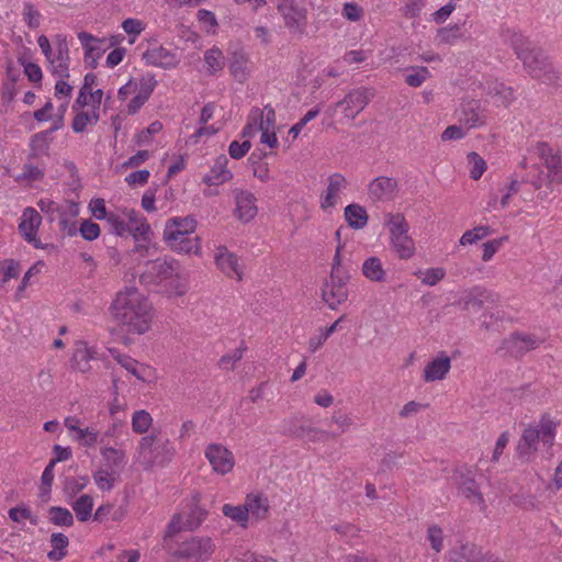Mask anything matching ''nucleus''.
Masks as SVG:
<instances>
[{"label": "nucleus", "mask_w": 562, "mask_h": 562, "mask_svg": "<svg viewBox=\"0 0 562 562\" xmlns=\"http://www.w3.org/2000/svg\"><path fill=\"white\" fill-rule=\"evenodd\" d=\"M448 559L449 562H502L490 552L483 553L473 543L461 544L459 549L449 551Z\"/></svg>", "instance_id": "dca6fc26"}, {"label": "nucleus", "mask_w": 562, "mask_h": 562, "mask_svg": "<svg viewBox=\"0 0 562 562\" xmlns=\"http://www.w3.org/2000/svg\"><path fill=\"white\" fill-rule=\"evenodd\" d=\"M111 310L113 317L130 333L144 334L150 327L151 305L134 286L117 293Z\"/></svg>", "instance_id": "f257e3e1"}, {"label": "nucleus", "mask_w": 562, "mask_h": 562, "mask_svg": "<svg viewBox=\"0 0 562 562\" xmlns=\"http://www.w3.org/2000/svg\"><path fill=\"white\" fill-rule=\"evenodd\" d=\"M345 315L340 316L335 323H333L329 327L322 329L319 336L312 337L308 340V348L311 352H315L328 339V337L334 334L338 327V325L344 321Z\"/></svg>", "instance_id": "de8ad7c7"}, {"label": "nucleus", "mask_w": 562, "mask_h": 562, "mask_svg": "<svg viewBox=\"0 0 562 562\" xmlns=\"http://www.w3.org/2000/svg\"><path fill=\"white\" fill-rule=\"evenodd\" d=\"M363 276L372 282H384L386 272L378 257H369L362 263Z\"/></svg>", "instance_id": "c9c22d12"}, {"label": "nucleus", "mask_w": 562, "mask_h": 562, "mask_svg": "<svg viewBox=\"0 0 562 562\" xmlns=\"http://www.w3.org/2000/svg\"><path fill=\"white\" fill-rule=\"evenodd\" d=\"M416 276L422 279V282L424 284L434 286L445 278L446 271L443 268H430L427 269L425 272H416Z\"/></svg>", "instance_id": "5fc2aeb1"}, {"label": "nucleus", "mask_w": 562, "mask_h": 562, "mask_svg": "<svg viewBox=\"0 0 562 562\" xmlns=\"http://www.w3.org/2000/svg\"><path fill=\"white\" fill-rule=\"evenodd\" d=\"M457 4L453 1H449L447 4L438 9L436 12L431 14V20L436 24H442L445 23L451 13L456 10Z\"/></svg>", "instance_id": "69168bd1"}, {"label": "nucleus", "mask_w": 562, "mask_h": 562, "mask_svg": "<svg viewBox=\"0 0 562 562\" xmlns=\"http://www.w3.org/2000/svg\"><path fill=\"white\" fill-rule=\"evenodd\" d=\"M205 458L213 471L222 475L231 472L235 464L233 452L221 443H210L205 448Z\"/></svg>", "instance_id": "ddd939ff"}, {"label": "nucleus", "mask_w": 562, "mask_h": 562, "mask_svg": "<svg viewBox=\"0 0 562 562\" xmlns=\"http://www.w3.org/2000/svg\"><path fill=\"white\" fill-rule=\"evenodd\" d=\"M196 228V221L192 216L169 218L164 229V240L177 252L198 254L200 250L199 237L192 236Z\"/></svg>", "instance_id": "f03ea898"}, {"label": "nucleus", "mask_w": 562, "mask_h": 562, "mask_svg": "<svg viewBox=\"0 0 562 562\" xmlns=\"http://www.w3.org/2000/svg\"><path fill=\"white\" fill-rule=\"evenodd\" d=\"M42 223L40 213L33 207H26L23 211L21 223L19 224V232L23 238L32 244L37 249H43L44 246L36 237L38 227Z\"/></svg>", "instance_id": "2eb2a0df"}, {"label": "nucleus", "mask_w": 562, "mask_h": 562, "mask_svg": "<svg viewBox=\"0 0 562 562\" xmlns=\"http://www.w3.org/2000/svg\"><path fill=\"white\" fill-rule=\"evenodd\" d=\"M368 213L366 209L357 203L349 204L345 209V220L353 229H361L368 223Z\"/></svg>", "instance_id": "72a5a7b5"}, {"label": "nucleus", "mask_w": 562, "mask_h": 562, "mask_svg": "<svg viewBox=\"0 0 562 562\" xmlns=\"http://www.w3.org/2000/svg\"><path fill=\"white\" fill-rule=\"evenodd\" d=\"M228 159L225 155L217 157L214 167L203 178L207 186H220L233 178V173L226 168Z\"/></svg>", "instance_id": "c756f323"}, {"label": "nucleus", "mask_w": 562, "mask_h": 562, "mask_svg": "<svg viewBox=\"0 0 562 562\" xmlns=\"http://www.w3.org/2000/svg\"><path fill=\"white\" fill-rule=\"evenodd\" d=\"M49 521L59 527H71L75 522L74 516L66 507L52 506L48 508Z\"/></svg>", "instance_id": "a19ab883"}, {"label": "nucleus", "mask_w": 562, "mask_h": 562, "mask_svg": "<svg viewBox=\"0 0 562 562\" xmlns=\"http://www.w3.org/2000/svg\"><path fill=\"white\" fill-rule=\"evenodd\" d=\"M223 514L237 522L241 527H246L249 519V508L244 505L225 504L222 508Z\"/></svg>", "instance_id": "37998d69"}, {"label": "nucleus", "mask_w": 562, "mask_h": 562, "mask_svg": "<svg viewBox=\"0 0 562 562\" xmlns=\"http://www.w3.org/2000/svg\"><path fill=\"white\" fill-rule=\"evenodd\" d=\"M78 38L85 48V59L91 68H95L98 59L102 56L105 48L102 47L104 40H100L87 32H80Z\"/></svg>", "instance_id": "b1692460"}, {"label": "nucleus", "mask_w": 562, "mask_h": 562, "mask_svg": "<svg viewBox=\"0 0 562 562\" xmlns=\"http://www.w3.org/2000/svg\"><path fill=\"white\" fill-rule=\"evenodd\" d=\"M162 130V123L155 121L149 124L146 130H143L136 135V143L138 145L147 144L150 142L153 135L159 133Z\"/></svg>", "instance_id": "680f3d73"}, {"label": "nucleus", "mask_w": 562, "mask_h": 562, "mask_svg": "<svg viewBox=\"0 0 562 562\" xmlns=\"http://www.w3.org/2000/svg\"><path fill=\"white\" fill-rule=\"evenodd\" d=\"M111 353L116 359V361L131 374L137 378L139 381L147 380V373L149 372L148 367L144 364H139L135 359L131 358L126 355H121L115 350H111Z\"/></svg>", "instance_id": "473e14b6"}, {"label": "nucleus", "mask_w": 562, "mask_h": 562, "mask_svg": "<svg viewBox=\"0 0 562 562\" xmlns=\"http://www.w3.org/2000/svg\"><path fill=\"white\" fill-rule=\"evenodd\" d=\"M398 188L397 180L391 177H376L368 188L369 198L373 201L393 200Z\"/></svg>", "instance_id": "a211bd4d"}, {"label": "nucleus", "mask_w": 562, "mask_h": 562, "mask_svg": "<svg viewBox=\"0 0 562 562\" xmlns=\"http://www.w3.org/2000/svg\"><path fill=\"white\" fill-rule=\"evenodd\" d=\"M245 505L249 508V514L258 519H263L268 515L269 505L266 498L248 495Z\"/></svg>", "instance_id": "c03bdc74"}, {"label": "nucleus", "mask_w": 562, "mask_h": 562, "mask_svg": "<svg viewBox=\"0 0 562 562\" xmlns=\"http://www.w3.org/2000/svg\"><path fill=\"white\" fill-rule=\"evenodd\" d=\"M213 550L214 544L210 537L193 536L182 541L172 555L189 562H204L211 558Z\"/></svg>", "instance_id": "6e6552de"}, {"label": "nucleus", "mask_w": 562, "mask_h": 562, "mask_svg": "<svg viewBox=\"0 0 562 562\" xmlns=\"http://www.w3.org/2000/svg\"><path fill=\"white\" fill-rule=\"evenodd\" d=\"M115 474L111 470L102 468L95 471L92 476L95 485L101 491H111L114 487Z\"/></svg>", "instance_id": "09e8293b"}, {"label": "nucleus", "mask_w": 562, "mask_h": 562, "mask_svg": "<svg viewBox=\"0 0 562 562\" xmlns=\"http://www.w3.org/2000/svg\"><path fill=\"white\" fill-rule=\"evenodd\" d=\"M550 175V170L548 169V173H544L543 171H539L538 173H535L532 176L528 175L526 178L521 177V182H528L530 183L536 190H539L542 188L546 183H552V179Z\"/></svg>", "instance_id": "052dcab7"}, {"label": "nucleus", "mask_w": 562, "mask_h": 562, "mask_svg": "<svg viewBox=\"0 0 562 562\" xmlns=\"http://www.w3.org/2000/svg\"><path fill=\"white\" fill-rule=\"evenodd\" d=\"M317 431L315 428L306 425L303 418L300 417H291L283 422V434L289 435L295 438H303L310 432Z\"/></svg>", "instance_id": "e433bc0d"}, {"label": "nucleus", "mask_w": 562, "mask_h": 562, "mask_svg": "<svg viewBox=\"0 0 562 562\" xmlns=\"http://www.w3.org/2000/svg\"><path fill=\"white\" fill-rule=\"evenodd\" d=\"M468 160L472 166L470 169V177L473 180H479L486 169L485 160L475 151L469 153Z\"/></svg>", "instance_id": "864d4df0"}, {"label": "nucleus", "mask_w": 562, "mask_h": 562, "mask_svg": "<svg viewBox=\"0 0 562 562\" xmlns=\"http://www.w3.org/2000/svg\"><path fill=\"white\" fill-rule=\"evenodd\" d=\"M373 97L374 91L371 88L360 87L352 89L342 100L334 104V109L340 110L344 117L355 120L370 103Z\"/></svg>", "instance_id": "1a4fd4ad"}, {"label": "nucleus", "mask_w": 562, "mask_h": 562, "mask_svg": "<svg viewBox=\"0 0 562 562\" xmlns=\"http://www.w3.org/2000/svg\"><path fill=\"white\" fill-rule=\"evenodd\" d=\"M179 276V263L170 257L148 260L139 277L142 284L151 286L162 283L172 284Z\"/></svg>", "instance_id": "20e7f679"}, {"label": "nucleus", "mask_w": 562, "mask_h": 562, "mask_svg": "<svg viewBox=\"0 0 562 562\" xmlns=\"http://www.w3.org/2000/svg\"><path fill=\"white\" fill-rule=\"evenodd\" d=\"M248 56L243 50L232 53L229 58V70L233 77L239 82H244L248 77Z\"/></svg>", "instance_id": "2f4dec72"}, {"label": "nucleus", "mask_w": 562, "mask_h": 562, "mask_svg": "<svg viewBox=\"0 0 562 562\" xmlns=\"http://www.w3.org/2000/svg\"><path fill=\"white\" fill-rule=\"evenodd\" d=\"M542 342L543 339L535 334L516 331L502 341L499 350H503L510 357L519 359L527 352L537 349Z\"/></svg>", "instance_id": "9d476101"}, {"label": "nucleus", "mask_w": 562, "mask_h": 562, "mask_svg": "<svg viewBox=\"0 0 562 562\" xmlns=\"http://www.w3.org/2000/svg\"><path fill=\"white\" fill-rule=\"evenodd\" d=\"M278 11L284 19L285 26L293 33L303 34L306 25V9L295 0H279Z\"/></svg>", "instance_id": "9b49d317"}, {"label": "nucleus", "mask_w": 562, "mask_h": 562, "mask_svg": "<svg viewBox=\"0 0 562 562\" xmlns=\"http://www.w3.org/2000/svg\"><path fill=\"white\" fill-rule=\"evenodd\" d=\"M205 63L209 66L210 72L214 74L222 69L223 67V55L222 52L218 48H211L205 52L204 56Z\"/></svg>", "instance_id": "4d7b16f0"}, {"label": "nucleus", "mask_w": 562, "mask_h": 562, "mask_svg": "<svg viewBox=\"0 0 562 562\" xmlns=\"http://www.w3.org/2000/svg\"><path fill=\"white\" fill-rule=\"evenodd\" d=\"M207 513L201 508H194L188 515L186 521H182L181 515L177 514L172 517L171 521L168 525V530L166 537H172L173 535L180 532L181 530H194L196 529L202 521L205 519Z\"/></svg>", "instance_id": "6ab92c4d"}, {"label": "nucleus", "mask_w": 562, "mask_h": 562, "mask_svg": "<svg viewBox=\"0 0 562 562\" xmlns=\"http://www.w3.org/2000/svg\"><path fill=\"white\" fill-rule=\"evenodd\" d=\"M391 246L400 259L407 260L415 254V244L408 235L409 226L403 214H387Z\"/></svg>", "instance_id": "39448f33"}, {"label": "nucleus", "mask_w": 562, "mask_h": 562, "mask_svg": "<svg viewBox=\"0 0 562 562\" xmlns=\"http://www.w3.org/2000/svg\"><path fill=\"white\" fill-rule=\"evenodd\" d=\"M22 15L24 22L30 29H37L40 26L42 14L31 2L24 3Z\"/></svg>", "instance_id": "603ef678"}, {"label": "nucleus", "mask_w": 562, "mask_h": 562, "mask_svg": "<svg viewBox=\"0 0 562 562\" xmlns=\"http://www.w3.org/2000/svg\"><path fill=\"white\" fill-rule=\"evenodd\" d=\"M137 452L139 462L150 468L154 464L162 465L169 462L173 456V448L168 439L160 441L155 434H151L140 439Z\"/></svg>", "instance_id": "423d86ee"}, {"label": "nucleus", "mask_w": 562, "mask_h": 562, "mask_svg": "<svg viewBox=\"0 0 562 562\" xmlns=\"http://www.w3.org/2000/svg\"><path fill=\"white\" fill-rule=\"evenodd\" d=\"M557 424L547 415H543L536 426L527 427L517 446L519 456H529L538 449V442L542 441L549 448L553 446Z\"/></svg>", "instance_id": "7ed1b4c3"}, {"label": "nucleus", "mask_w": 562, "mask_h": 562, "mask_svg": "<svg viewBox=\"0 0 562 562\" xmlns=\"http://www.w3.org/2000/svg\"><path fill=\"white\" fill-rule=\"evenodd\" d=\"M143 59L147 65L162 69L176 68L179 64L177 54L164 46H154L143 53Z\"/></svg>", "instance_id": "f3484780"}, {"label": "nucleus", "mask_w": 562, "mask_h": 562, "mask_svg": "<svg viewBox=\"0 0 562 562\" xmlns=\"http://www.w3.org/2000/svg\"><path fill=\"white\" fill-rule=\"evenodd\" d=\"M127 233L132 234L136 241H149L153 232L146 218L142 217L140 222L134 226H128Z\"/></svg>", "instance_id": "3c124183"}, {"label": "nucleus", "mask_w": 562, "mask_h": 562, "mask_svg": "<svg viewBox=\"0 0 562 562\" xmlns=\"http://www.w3.org/2000/svg\"><path fill=\"white\" fill-rule=\"evenodd\" d=\"M407 71L411 72L406 75L405 82L409 87L414 88L420 87L425 82V80L430 76V71L428 70L427 67L424 66L411 67L407 69Z\"/></svg>", "instance_id": "49530a36"}, {"label": "nucleus", "mask_w": 562, "mask_h": 562, "mask_svg": "<svg viewBox=\"0 0 562 562\" xmlns=\"http://www.w3.org/2000/svg\"><path fill=\"white\" fill-rule=\"evenodd\" d=\"M61 127V120L58 124H54L49 130L36 133L30 142L31 153L29 159L37 158L41 155H47L49 149L48 137Z\"/></svg>", "instance_id": "bb28decb"}, {"label": "nucleus", "mask_w": 562, "mask_h": 562, "mask_svg": "<svg viewBox=\"0 0 562 562\" xmlns=\"http://www.w3.org/2000/svg\"><path fill=\"white\" fill-rule=\"evenodd\" d=\"M79 232L83 239L92 241L100 236V226L90 220H85L79 228Z\"/></svg>", "instance_id": "bf43d9fd"}, {"label": "nucleus", "mask_w": 562, "mask_h": 562, "mask_svg": "<svg viewBox=\"0 0 562 562\" xmlns=\"http://www.w3.org/2000/svg\"><path fill=\"white\" fill-rule=\"evenodd\" d=\"M465 21L462 24H452L449 26L440 27L437 31V40L442 44H453L459 40H465L468 36L463 31Z\"/></svg>", "instance_id": "4c0bfd02"}, {"label": "nucleus", "mask_w": 562, "mask_h": 562, "mask_svg": "<svg viewBox=\"0 0 562 562\" xmlns=\"http://www.w3.org/2000/svg\"><path fill=\"white\" fill-rule=\"evenodd\" d=\"M424 7L425 0H407L402 11L405 18L413 19L420 14Z\"/></svg>", "instance_id": "338daca9"}, {"label": "nucleus", "mask_w": 562, "mask_h": 562, "mask_svg": "<svg viewBox=\"0 0 562 562\" xmlns=\"http://www.w3.org/2000/svg\"><path fill=\"white\" fill-rule=\"evenodd\" d=\"M507 236H503L497 239L488 240L483 244V261H490L495 252L502 247L505 240H507Z\"/></svg>", "instance_id": "e2e57ef3"}, {"label": "nucleus", "mask_w": 562, "mask_h": 562, "mask_svg": "<svg viewBox=\"0 0 562 562\" xmlns=\"http://www.w3.org/2000/svg\"><path fill=\"white\" fill-rule=\"evenodd\" d=\"M251 148V143L245 139L243 143L234 140L228 146V154L233 159L243 158Z\"/></svg>", "instance_id": "0e129e2a"}, {"label": "nucleus", "mask_w": 562, "mask_h": 562, "mask_svg": "<svg viewBox=\"0 0 562 562\" xmlns=\"http://www.w3.org/2000/svg\"><path fill=\"white\" fill-rule=\"evenodd\" d=\"M72 510L79 521H88L92 516L93 498L89 494H82L70 503Z\"/></svg>", "instance_id": "ea45409f"}, {"label": "nucleus", "mask_w": 562, "mask_h": 562, "mask_svg": "<svg viewBox=\"0 0 562 562\" xmlns=\"http://www.w3.org/2000/svg\"><path fill=\"white\" fill-rule=\"evenodd\" d=\"M19 276V262L10 259L0 262V282L5 283Z\"/></svg>", "instance_id": "6e6d98bb"}, {"label": "nucleus", "mask_w": 562, "mask_h": 562, "mask_svg": "<svg viewBox=\"0 0 562 562\" xmlns=\"http://www.w3.org/2000/svg\"><path fill=\"white\" fill-rule=\"evenodd\" d=\"M537 153L544 160L547 169L550 170L552 181L562 182V153L552 154L551 147L546 143L537 145Z\"/></svg>", "instance_id": "4be33fe9"}, {"label": "nucleus", "mask_w": 562, "mask_h": 562, "mask_svg": "<svg viewBox=\"0 0 562 562\" xmlns=\"http://www.w3.org/2000/svg\"><path fill=\"white\" fill-rule=\"evenodd\" d=\"M50 544L53 550L47 553V558L50 561H60L67 554V547L69 546V539L61 532H54L50 536Z\"/></svg>", "instance_id": "58836bf2"}, {"label": "nucleus", "mask_w": 562, "mask_h": 562, "mask_svg": "<svg viewBox=\"0 0 562 562\" xmlns=\"http://www.w3.org/2000/svg\"><path fill=\"white\" fill-rule=\"evenodd\" d=\"M153 424L151 415L145 411H136L132 416V429L136 434H145Z\"/></svg>", "instance_id": "a18cd8bd"}, {"label": "nucleus", "mask_w": 562, "mask_h": 562, "mask_svg": "<svg viewBox=\"0 0 562 562\" xmlns=\"http://www.w3.org/2000/svg\"><path fill=\"white\" fill-rule=\"evenodd\" d=\"M520 60L532 78L547 85H558L560 77L541 48L533 47Z\"/></svg>", "instance_id": "0eeeda50"}, {"label": "nucleus", "mask_w": 562, "mask_h": 562, "mask_svg": "<svg viewBox=\"0 0 562 562\" xmlns=\"http://www.w3.org/2000/svg\"><path fill=\"white\" fill-rule=\"evenodd\" d=\"M95 353L86 342L80 341L71 358L72 367L82 373L88 372L91 368L90 361L97 358Z\"/></svg>", "instance_id": "7c9ffc66"}, {"label": "nucleus", "mask_w": 562, "mask_h": 562, "mask_svg": "<svg viewBox=\"0 0 562 562\" xmlns=\"http://www.w3.org/2000/svg\"><path fill=\"white\" fill-rule=\"evenodd\" d=\"M89 483L88 476H67L64 481V494L67 498V501H71L76 497L77 494H79L82 490L86 488V486Z\"/></svg>", "instance_id": "79ce46f5"}, {"label": "nucleus", "mask_w": 562, "mask_h": 562, "mask_svg": "<svg viewBox=\"0 0 562 562\" xmlns=\"http://www.w3.org/2000/svg\"><path fill=\"white\" fill-rule=\"evenodd\" d=\"M348 279L349 276H329V280L324 283L322 297L330 310H337L341 303L347 301Z\"/></svg>", "instance_id": "f8f14e48"}, {"label": "nucleus", "mask_w": 562, "mask_h": 562, "mask_svg": "<svg viewBox=\"0 0 562 562\" xmlns=\"http://www.w3.org/2000/svg\"><path fill=\"white\" fill-rule=\"evenodd\" d=\"M498 300V295L485 288L475 286L464 297V310L471 307L480 310L486 302L494 303Z\"/></svg>", "instance_id": "c85d7f7f"}, {"label": "nucleus", "mask_w": 562, "mask_h": 562, "mask_svg": "<svg viewBox=\"0 0 562 562\" xmlns=\"http://www.w3.org/2000/svg\"><path fill=\"white\" fill-rule=\"evenodd\" d=\"M347 180L340 173H334L328 178V186L325 194L322 195L321 207L326 211L337 203V194L347 188Z\"/></svg>", "instance_id": "a878e982"}, {"label": "nucleus", "mask_w": 562, "mask_h": 562, "mask_svg": "<svg viewBox=\"0 0 562 562\" xmlns=\"http://www.w3.org/2000/svg\"><path fill=\"white\" fill-rule=\"evenodd\" d=\"M215 263L217 268L229 278L236 277L241 280V271L238 258L235 254L228 251L226 247H218L215 255Z\"/></svg>", "instance_id": "5701e85b"}, {"label": "nucleus", "mask_w": 562, "mask_h": 562, "mask_svg": "<svg viewBox=\"0 0 562 562\" xmlns=\"http://www.w3.org/2000/svg\"><path fill=\"white\" fill-rule=\"evenodd\" d=\"M150 172L147 169H142L131 172L125 178V181L131 187L145 186L148 182Z\"/></svg>", "instance_id": "774afa93"}, {"label": "nucleus", "mask_w": 562, "mask_h": 562, "mask_svg": "<svg viewBox=\"0 0 562 562\" xmlns=\"http://www.w3.org/2000/svg\"><path fill=\"white\" fill-rule=\"evenodd\" d=\"M245 348H236L229 353H226L221 357L218 360V366L223 370H233L235 368V363L238 362L244 355Z\"/></svg>", "instance_id": "13d9d810"}, {"label": "nucleus", "mask_w": 562, "mask_h": 562, "mask_svg": "<svg viewBox=\"0 0 562 562\" xmlns=\"http://www.w3.org/2000/svg\"><path fill=\"white\" fill-rule=\"evenodd\" d=\"M101 456L104 459L105 469L111 470L112 473H117L126 463L125 452L121 449L105 447L101 449Z\"/></svg>", "instance_id": "f704fd0d"}, {"label": "nucleus", "mask_w": 562, "mask_h": 562, "mask_svg": "<svg viewBox=\"0 0 562 562\" xmlns=\"http://www.w3.org/2000/svg\"><path fill=\"white\" fill-rule=\"evenodd\" d=\"M501 37L504 43L512 46L518 59L535 47L527 36L512 27H502Z\"/></svg>", "instance_id": "412c9836"}, {"label": "nucleus", "mask_w": 562, "mask_h": 562, "mask_svg": "<svg viewBox=\"0 0 562 562\" xmlns=\"http://www.w3.org/2000/svg\"><path fill=\"white\" fill-rule=\"evenodd\" d=\"M104 221L109 232L115 236L122 237L127 234V231H130L128 225L124 222V220H122L115 213H110Z\"/></svg>", "instance_id": "8fccbe9b"}, {"label": "nucleus", "mask_w": 562, "mask_h": 562, "mask_svg": "<svg viewBox=\"0 0 562 562\" xmlns=\"http://www.w3.org/2000/svg\"><path fill=\"white\" fill-rule=\"evenodd\" d=\"M452 481L464 497L479 504H484L483 495L480 492L479 484L474 480L471 470L468 468L457 469L453 472Z\"/></svg>", "instance_id": "4468645a"}, {"label": "nucleus", "mask_w": 562, "mask_h": 562, "mask_svg": "<svg viewBox=\"0 0 562 562\" xmlns=\"http://www.w3.org/2000/svg\"><path fill=\"white\" fill-rule=\"evenodd\" d=\"M235 201H236V215L237 217L247 223L249 222L250 220H252L257 212H258V209H257V205H256V196L249 192V191H245V190H236L235 191Z\"/></svg>", "instance_id": "aec40b11"}, {"label": "nucleus", "mask_w": 562, "mask_h": 562, "mask_svg": "<svg viewBox=\"0 0 562 562\" xmlns=\"http://www.w3.org/2000/svg\"><path fill=\"white\" fill-rule=\"evenodd\" d=\"M459 121L468 128L479 127L485 123V115L476 101H470L462 105Z\"/></svg>", "instance_id": "cd10ccee"}, {"label": "nucleus", "mask_w": 562, "mask_h": 562, "mask_svg": "<svg viewBox=\"0 0 562 562\" xmlns=\"http://www.w3.org/2000/svg\"><path fill=\"white\" fill-rule=\"evenodd\" d=\"M451 368V360L445 353L440 352L437 358L427 363L424 369L425 382L443 380Z\"/></svg>", "instance_id": "393cba45"}]
</instances>
